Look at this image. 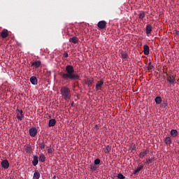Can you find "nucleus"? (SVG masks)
<instances>
[{"mask_svg": "<svg viewBox=\"0 0 179 179\" xmlns=\"http://www.w3.org/2000/svg\"><path fill=\"white\" fill-rule=\"evenodd\" d=\"M120 58L124 59V61H127V59H128V53H127L125 51H122L120 52Z\"/></svg>", "mask_w": 179, "mask_h": 179, "instance_id": "9d476101", "label": "nucleus"}, {"mask_svg": "<svg viewBox=\"0 0 179 179\" xmlns=\"http://www.w3.org/2000/svg\"><path fill=\"white\" fill-rule=\"evenodd\" d=\"M103 85H104L103 80L98 81L96 85V90H100V88H101V86H103Z\"/></svg>", "mask_w": 179, "mask_h": 179, "instance_id": "2eb2a0df", "label": "nucleus"}, {"mask_svg": "<svg viewBox=\"0 0 179 179\" xmlns=\"http://www.w3.org/2000/svg\"><path fill=\"white\" fill-rule=\"evenodd\" d=\"M64 58H68V53H67V52H65V53L64 54Z\"/></svg>", "mask_w": 179, "mask_h": 179, "instance_id": "c9c22d12", "label": "nucleus"}, {"mask_svg": "<svg viewBox=\"0 0 179 179\" xmlns=\"http://www.w3.org/2000/svg\"><path fill=\"white\" fill-rule=\"evenodd\" d=\"M39 178H40V172L36 170L34 173L33 179H39Z\"/></svg>", "mask_w": 179, "mask_h": 179, "instance_id": "412c9836", "label": "nucleus"}, {"mask_svg": "<svg viewBox=\"0 0 179 179\" xmlns=\"http://www.w3.org/2000/svg\"><path fill=\"white\" fill-rule=\"evenodd\" d=\"M29 135L32 138H34L37 135V128L36 127H32L29 129Z\"/></svg>", "mask_w": 179, "mask_h": 179, "instance_id": "39448f33", "label": "nucleus"}, {"mask_svg": "<svg viewBox=\"0 0 179 179\" xmlns=\"http://www.w3.org/2000/svg\"><path fill=\"white\" fill-rule=\"evenodd\" d=\"M155 101L156 104H162V101H163L162 100L161 96H157L155 99Z\"/></svg>", "mask_w": 179, "mask_h": 179, "instance_id": "5701e85b", "label": "nucleus"}, {"mask_svg": "<svg viewBox=\"0 0 179 179\" xmlns=\"http://www.w3.org/2000/svg\"><path fill=\"white\" fill-rule=\"evenodd\" d=\"M90 169L93 171H96V170H97V166H96V164H91Z\"/></svg>", "mask_w": 179, "mask_h": 179, "instance_id": "2f4dec72", "label": "nucleus"}, {"mask_svg": "<svg viewBox=\"0 0 179 179\" xmlns=\"http://www.w3.org/2000/svg\"><path fill=\"white\" fill-rule=\"evenodd\" d=\"M52 152H53V150H52V148H51V146L48 148V153L49 154V155H52Z\"/></svg>", "mask_w": 179, "mask_h": 179, "instance_id": "72a5a7b5", "label": "nucleus"}, {"mask_svg": "<svg viewBox=\"0 0 179 179\" xmlns=\"http://www.w3.org/2000/svg\"><path fill=\"white\" fill-rule=\"evenodd\" d=\"M143 54L145 55H148L150 54V49H149V45H143Z\"/></svg>", "mask_w": 179, "mask_h": 179, "instance_id": "9b49d317", "label": "nucleus"}, {"mask_svg": "<svg viewBox=\"0 0 179 179\" xmlns=\"http://www.w3.org/2000/svg\"><path fill=\"white\" fill-rule=\"evenodd\" d=\"M142 169H143V165H141V166H139L138 168L135 169L134 171V174H138V173H139V171H141V170H142Z\"/></svg>", "mask_w": 179, "mask_h": 179, "instance_id": "a878e982", "label": "nucleus"}, {"mask_svg": "<svg viewBox=\"0 0 179 179\" xmlns=\"http://www.w3.org/2000/svg\"><path fill=\"white\" fill-rule=\"evenodd\" d=\"M69 41L73 44H78L79 43V38H78L76 36H73L69 38Z\"/></svg>", "mask_w": 179, "mask_h": 179, "instance_id": "f8f14e48", "label": "nucleus"}, {"mask_svg": "<svg viewBox=\"0 0 179 179\" xmlns=\"http://www.w3.org/2000/svg\"><path fill=\"white\" fill-rule=\"evenodd\" d=\"M27 150H30V148H28V149Z\"/></svg>", "mask_w": 179, "mask_h": 179, "instance_id": "4c0bfd02", "label": "nucleus"}, {"mask_svg": "<svg viewBox=\"0 0 179 179\" xmlns=\"http://www.w3.org/2000/svg\"><path fill=\"white\" fill-rule=\"evenodd\" d=\"M167 82H169L171 85H174V83H176V77L171 74L168 75Z\"/></svg>", "mask_w": 179, "mask_h": 179, "instance_id": "20e7f679", "label": "nucleus"}, {"mask_svg": "<svg viewBox=\"0 0 179 179\" xmlns=\"http://www.w3.org/2000/svg\"><path fill=\"white\" fill-rule=\"evenodd\" d=\"M145 32L148 36L152 34V25L150 24L146 25Z\"/></svg>", "mask_w": 179, "mask_h": 179, "instance_id": "4468645a", "label": "nucleus"}, {"mask_svg": "<svg viewBox=\"0 0 179 179\" xmlns=\"http://www.w3.org/2000/svg\"><path fill=\"white\" fill-rule=\"evenodd\" d=\"M170 134L173 138H176L178 135V131H177V129H172Z\"/></svg>", "mask_w": 179, "mask_h": 179, "instance_id": "aec40b11", "label": "nucleus"}, {"mask_svg": "<svg viewBox=\"0 0 179 179\" xmlns=\"http://www.w3.org/2000/svg\"><path fill=\"white\" fill-rule=\"evenodd\" d=\"M1 36L2 38H6L8 36H9V34L8 33V30L6 29H3L1 34Z\"/></svg>", "mask_w": 179, "mask_h": 179, "instance_id": "dca6fc26", "label": "nucleus"}, {"mask_svg": "<svg viewBox=\"0 0 179 179\" xmlns=\"http://www.w3.org/2000/svg\"><path fill=\"white\" fill-rule=\"evenodd\" d=\"M85 83L87 85L88 87H90L92 85H93V80H87Z\"/></svg>", "mask_w": 179, "mask_h": 179, "instance_id": "c756f323", "label": "nucleus"}, {"mask_svg": "<svg viewBox=\"0 0 179 179\" xmlns=\"http://www.w3.org/2000/svg\"><path fill=\"white\" fill-rule=\"evenodd\" d=\"M100 162H101L100 159H96L94 160V163L95 165H97V164H99L100 163Z\"/></svg>", "mask_w": 179, "mask_h": 179, "instance_id": "f704fd0d", "label": "nucleus"}, {"mask_svg": "<svg viewBox=\"0 0 179 179\" xmlns=\"http://www.w3.org/2000/svg\"><path fill=\"white\" fill-rule=\"evenodd\" d=\"M153 162H155V157H151L145 162V164L148 166L150 164V163H153Z\"/></svg>", "mask_w": 179, "mask_h": 179, "instance_id": "393cba45", "label": "nucleus"}, {"mask_svg": "<svg viewBox=\"0 0 179 179\" xmlns=\"http://www.w3.org/2000/svg\"><path fill=\"white\" fill-rule=\"evenodd\" d=\"M106 24H107V22H106V21H99L97 24V26L99 29H106Z\"/></svg>", "mask_w": 179, "mask_h": 179, "instance_id": "6e6552de", "label": "nucleus"}, {"mask_svg": "<svg viewBox=\"0 0 179 179\" xmlns=\"http://www.w3.org/2000/svg\"><path fill=\"white\" fill-rule=\"evenodd\" d=\"M30 82L32 85H38V80L36 76H32L30 78Z\"/></svg>", "mask_w": 179, "mask_h": 179, "instance_id": "ddd939ff", "label": "nucleus"}, {"mask_svg": "<svg viewBox=\"0 0 179 179\" xmlns=\"http://www.w3.org/2000/svg\"><path fill=\"white\" fill-rule=\"evenodd\" d=\"M62 82H75L80 79V76L78 73H75V69L72 65H67L65 67L64 72L59 73Z\"/></svg>", "mask_w": 179, "mask_h": 179, "instance_id": "f257e3e1", "label": "nucleus"}, {"mask_svg": "<svg viewBox=\"0 0 179 179\" xmlns=\"http://www.w3.org/2000/svg\"><path fill=\"white\" fill-rule=\"evenodd\" d=\"M71 106H73V102L71 103Z\"/></svg>", "mask_w": 179, "mask_h": 179, "instance_id": "58836bf2", "label": "nucleus"}, {"mask_svg": "<svg viewBox=\"0 0 179 179\" xmlns=\"http://www.w3.org/2000/svg\"><path fill=\"white\" fill-rule=\"evenodd\" d=\"M53 179H57V176H53Z\"/></svg>", "mask_w": 179, "mask_h": 179, "instance_id": "e433bc0d", "label": "nucleus"}, {"mask_svg": "<svg viewBox=\"0 0 179 179\" xmlns=\"http://www.w3.org/2000/svg\"><path fill=\"white\" fill-rule=\"evenodd\" d=\"M39 162H41V163L45 162V155H44V154H41L39 155Z\"/></svg>", "mask_w": 179, "mask_h": 179, "instance_id": "4be33fe9", "label": "nucleus"}, {"mask_svg": "<svg viewBox=\"0 0 179 179\" xmlns=\"http://www.w3.org/2000/svg\"><path fill=\"white\" fill-rule=\"evenodd\" d=\"M138 16H139V19H141V20H143V17H145V13L143 11H141Z\"/></svg>", "mask_w": 179, "mask_h": 179, "instance_id": "7c9ffc66", "label": "nucleus"}, {"mask_svg": "<svg viewBox=\"0 0 179 179\" xmlns=\"http://www.w3.org/2000/svg\"><path fill=\"white\" fill-rule=\"evenodd\" d=\"M167 106H169L167 101H163L161 103V108H167Z\"/></svg>", "mask_w": 179, "mask_h": 179, "instance_id": "b1692460", "label": "nucleus"}, {"mask_svg": "<svg viewBox=\"0 0 179 179\" xmlns=\"http://www.w3.org/2000/svg\"><path fill=\"white\" fill-rule=\"evenodd\" d=\"M117 178L118 179H124L125 176H124V175H122V173H118L117 174Z\"/></svg>", "mask_w": 179, "mask_h": 179, "instance_id": "473e14b6", "label": "nucleus"}, {"mask_svg": "<svg viewBox=\"0 0 179 179\" xmlns=\"http://www.w3.org/2000/svg\"><path fill=\"white\" fill-rule=\"evenodd\" d=\"M1 167L3 169H5L6 170L7 169H9V162L7 159H4L1 162Z\"/></svg>", "mask_w": 179, "mask_h": 179, "instance_id": "0eeeda50", "label": "nucleus"}, {"mask_svg": "<svg viewBox=\"0 0 179 179\" xmlns=\"http://www.w3.org/2000/svg\"><path fill=\"white\" fill-rule=\"evenodd\" d=\"M16 113H17V118L19 120V121H22L23 118H24V113H23L22 110H20L19 108L16 109Z\"/></svg>", "mask_w": 179, "mask_h": 179, "instance_id": "7ed1b4c3", "label": "nucleus"}, {"mask_svg": "<svg viewBox=\"0 0 179 179\" xmlns=\"http://www.w3.org/2000/svg\"><path fill=\"white\" fill-rule=\"evenodd\" d=\"M155 68V66L152 64V62H149L148 64V71H152L153 69Z\"/></svg>", "mask_w": 179, "mask_h": 179, "instance_id": "c85d7f7f", "label": "nucleus"}, {"mask_svg": "<svg viewBox=\"0 0 179 179\" xmlns=\"http://www.w3.org/2000/svg\"><path fill=\"white\" fill-rule=\"evenodd\" d=\"M39 148L40 149H41V150H43V149H45V144L44 143V141H43L42 142L39 143Z\"/></svg>", "mask_w": 179, "mask_h": 179, "instance_id": "bb28decb", "label": "nucleus"}, {"mask_svg": "<svg viewBox=\"0 0 179 179\" xmlns=\"http://www.w3.org/2000/svg\"><path fill=\"white\" fill-rule=\"evenodd\" d=\"M60 94H62L64 100H71V97H72V95H71V90L66 86L61 88Z\"/></svg>", "mask_w": 179, "mask_h": 179, "instance_id": "f03ea898", "label": "nucleus"}, {"mask_svg": "<svg viewBox=\"0 0 179 179\" xmlns=\"http://www.w3.org/2000/svg\"><path fill=\"white\" fill-rule=\"evenodd\" d=\"M147 155H149V150H144L139 153L138 157H140V159H143V157H145Z\"/></svg>", "mask_w": 179, "mask_h": 179, "instance_id": "1a4fd4ad", "label": "nucleus"}, {"mask_svg": "<svg viewBox=\"0 0 179 179\" xmlns=\"http://www.w3.org/2000/svg\"><path fill=\"white\" fill-rule=\"evenodd\" d=\"M104 152H105L106 154L110 153V152H111V146L107 145L106 147V149H105Z\"/></svg>", "mask_w": 179, "mask_h": 179, "instance_id": "cd10ccee", "label": "nucleus"}, {"mask_svg": "<svg viewBox=\"0 0 179 179\" xmlns=\"http://www.w3.org/2000/svg\"><path fill=\"white\" fill-rule=\"evenodd\" d=\"M57 124V120L55 119H50L49 120L48 127H55V124Z\"/></svg>", "mask_w": 179, "mask_h": 179, "instance_id": "f3484780", "label": "nucleus"}, {"mask_svg": "<svg viewBox=\"0 0 179 179\" xmlns=\"http://www.w3.org/2000/svg\"><path fill=\"white\" fill-rule=\"evenodd\" d=\"M164 141L166 145H171V143H173V141L171 140V137L170 136L166 137Z\"/></svg>", "mask_w": 179, "mask_h": 179, "instance_id": "a211bd4d", "label": "nucleus"}, {"mask_svg": "<svg viewBox=\"0 0 179 179\" xmlns=\"http://www.w3.org/2000/svg\"><path fill=\"white\" fill-rule=\"evenodd\" d=\"M32 164L35 167H36V166H37V164H38V156H37V155L34 156V159L32 161Z\"/></svg>", "mask_w": 179, "mask_h": 179, "instance_id": "6ab92c4d", "label": "nucleus"}, {"mask_svg": "<svg viewBox=\"0 0 179 179\" xmlns=\"http://www.w3.org/2000/svg\"><path fill=\"white\" fill-rule=\"evenodd\" d=\"M31 66H34L36 69H38L39 66H41V61L36 60L34 62H31Z\"/></svg>", "mask_w": 179, "mask_h": 179, "instance_id": "423d86ee", "label": "nucleus"}]
</instances>
